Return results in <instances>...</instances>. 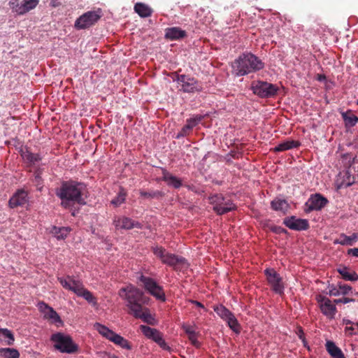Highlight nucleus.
I'll list each match as a JSON object with an SVG mask.
<instances>
[{"mask_svg": "<svg viewBox=\"0 0 358 358\" xmlns=\"http://www.w3.org/2000/svg\"><path fill=\"white\" fill-rule=\"evenodd\" d=\"M55 194L62 200L61 205L68 208L71 202L85 204L87 187L83 182L73 180L64 181L59 187L55 189Z\"/></svg>", "mask_w": 358, "mask_h": 358, "instance_id": "nucleus-2", "label": "nucleus"}, {"mask_svg": "<svg viewBox=\"0 0 358 358\" xmlns=\"http://www.w3.org/2000/svg\"><path fill=\"white\" fill-rule=\"evenodd\" d=\"M9 5L13 12L18 15H22V12L20 11V10H22V0H10Z\"/></svg>", "mask_w": 358, "mask_h": 358, "instance_id": "nucleus-42", "label": "nucleus"}, {"mask_svg": "<svg viewBox=\"0 0 358 358\" xmlns=\"http://www.w3.org/2000/svg\"><path fill=\"white\" fill-rule=\"evenodd\" d=\"M323 79H325V76H322V75H319L318 76V80H322Z\"/></svg>", "mask_w": 358, "mask_h": 358, "instance_id": "nucleus-58", "label": "nucleus"}, {"mask_svg": "<svg viewBox=\"0 0 358 358\" xmlns=\"http://www.w3.org/2000/svg\"><path fill=\"white\" fill-rule=\"evenodd\" d=\"M253 93L261 98H271L276 96L279 87L276 85L264 81H255L252 84Z\"/></svg>", "mask_w": 358, "mask_h": 358, "instance_id": "nucleus-10", "label": "nucleus"}, {"mask_svg": "<svg viewBox=\"0 0 358 358\" xmlns=\"http://www.w3.org/2000/svg\"><path fill=\"white\" fill-rule=\"evenodd\" d=\"M214 311L223 320H225L232 313L223 305H219L214 307Z\"/></svg>", "mask_w": 358, "mask_h": 358, "instance_id": "nucleus-38", "label": "nucleus"}, {"mask_svg": "<svg viewBox=\"0 0 358 358\" xmlns=\"http://www.w3.org/2000/svg\"><path fill=\"white\" fill-rule=\"evenodd\" d=\"M50 341L54 343V348L62 353L73 354L78 351V345L73 343L71 336L58 332L53 334Z\"/></svg>", "mask_w": 358, "mask_h": 358, "instance_id": "nucleus-6", "label": "nucleus"}, {"mask_svg": "<svg viewBox=\"0 0 358 358\" xmlns=\"http://www.w3.org/2000/svg\"><path fill=\"white\" fill-rule=\"evenodd\" d=\"M357 104L358 105V100L357 101Z\"/></svg>", "mask_w": 358, "mask_h": 358, "instance_id": "nucleus-61", "label": "nucleus"}, {"mask_svg": "<svg viewBox=\"0 0 358 358\" xmlns=\"http://www.w3.org/2000/svg\"><path fill=\"white\" fill-rule=\"evenodd\" d=\"M101 17V10L87 11L80 16L75 22V27L83 29L94 25Z\"/></svg>", "mask_w": 358, "mask_h": 358, "instance_id": "nucleus-11", "label": "nucleus"}, {"mask_svg": "<svg viewBox=\"0 0 358 358\" xmlns=\"http://www.w3.org/2000/svg\"><path fill=\"white\" fill-rule=\"evenodd\" d=\"M338 287H339L340 295L341 294L346 295L350 292L352 291V287H350V286H349L348 285H343L341 283H339L338 284Z\"/></svg>", "mask_w": 358, "mask_h": 358, "instance_id": "nucleus-45", "label": "nucleus"}, {"mask_svg": "<svg viewBox=\"0 0 358 358\" xmlns=\"http://www.w3.org/2000/svg\"><path fill=\"white\" fill-rule=\"evenodd\" d=\"M358 239V234L353 233L351 236H347L345 234H341L338 238L334 241V244H340L342 245H353Z\"/></svg>", "mask_w": 358, "mask_h": 358, "instance_id": "nucleus-22", "label": "nucleus"}, {"mask_svg": "<svg viewBox=\"0 0 358 358\" xmlns=\"http://www.w3.org/2000/svg\"><path fill=\"white\" fill-rule=\"evenodd\" d=\"M301 143L298 141L287 140L279 143L276 147L274 148L275 152H283L292 148H296L299 147Z\"/></svg>", "mask_w": 358, "mask_h": 358, "instance_id": "nucleus-24", "label": "nucleus"}, {"mask_svg": "<svg viewBox=\"0 0 358 358\" xmlns=\"http://www.w3.org/2000/svg\"><path fill=\"white\" fill-rule=\"evenodd\" d=\"M0 356L4 358H19L20 352L15 348H0Z\"/></svg>", "mask_w": 358, "mask_h": 358, "instance_id": "nucleus-35", "label": "nucleus"}, {"mask_svg": "<svg viewBox=\"0 0 358 358\" xmlns=\"http://www.w3.org/2000/svg\"><path fill=\"white\" fill-rule=\"evenodd\" d=\"M94 327L100 334H101L103 336L106 337L108 340H110L115 334L114 331L99 323H96L94 324Z\"/></svg>", "mask_w": 358, "mask_h": 358, "instance_id": "nucleus-36", "label": "nucleus"}, {"mask_svg": "<svg viewBox=\"0 0 358 358\" xmlns=\"http://www.w3.org/2000/svg\"><path fill=\"white\" fill-rule=\"evenodd\" d=\"M111 342L114 343L115 344L120 345L121 348L127 350H131V345L130 343L121 336L119 334H117L116 333L114 334V335L111 337V338L109 340Z\"/></svg>", "mask_w": 358, "mask_h": 358, "instance_id": "nucleus-30", "label": "nucleus"}, {"mask_svg": "<svg viewBox=\"0 0 358 358\" xmlns=\"http://www.w3.org/2000/svg\"><path fill=\"white\" fill-rule=\"evenodd\" d=\"M119 296L125 301L129 314L141 319L144 322L152 324L153 317L150 310L144 306L148 303L149 298L145 296L143 291L129 285L119 290Z\"/></svg>", "mask_w": 358, "mask_h": 358, "instance_id": "nucleus-1", "label": "nucleus"}, {"mask_svg": "<svg viewBox=\"0 0 358 358\" xmlns=\"http://www.w3.org/2000/svg\"><path fill=\"white\" fill-rule=\"evenodd\" d=\"M348 255L358 257V248H350L348 250Z\"/></svg>", "mask_w": 358, "mask_h": 358, "instance_id": "nucleus-54", "label": "nucleus"}, {"mask_svg": "<svg viewBox=\"0 0 358 358\" xmlns=\"http://www.w3.org/2000/svg\"><path fill=\"white\" fill-rule=\"evenodd\" d=\"M210 203L213 206V210L217 215H224L236 208L232 201L224 197L222 194H216L209 197Z\"/></svg>", "mask_w": 358, "mask_h": 358, "instance_id": "nucleus-7", "label": "nucleus"}, {"mask_svg": "<svg viewBox=\"0 0 358 358\" xmlns=\"http://www.w3.org/2000/svg\"><path fill=\"white\" fill-rule=\"evenodd\" d=\"M345 323L346 324H352V322H351L350 320H346V321H345Z\"/></svg>", "mask_w": 358, "mask_h": 358, "instance_id": "nucleus-60", "label": "nucleus"}, {"mask_svg": "<svg viewBox=\"0 0 358 358\" xmlns=\"http://www.w3.org/2000/svg\"><path fill=\"white\" fill-rule=\"evenodd\" d=\"M329 295V296H339L340 295V292H339V287L338 286V287H336L334 285H330L329 286V292H328Z\"/></svg>", "mask_w": 358, "mask_h": 358, "instance_id": "nucleus-47", "label": "nucleus"}, {"mask_svg": "<svg viewBox=\"0 0 358 358\" xmlns=\"http://www.w3.org/2000/svg\"><path fill=\"white\" fill-rule=\"evenodd\" d=\"M264 68V63L251 52H243L231 63V72L241 77L259 71Z\"/></svg>", "mask_w": 358, "mask_h": 358, "instance_id": "nucleus-3", "label": "nucleus"}, {"mask_svg": "<svg viewBox=\"0 0 358 358\" xmlns=\"http://www.w3.org/2000/svg\"><path fill=\"white\" fill-rule=\"evenodd\" d=\"M162 338H163L162 334L157 330L156 331V334H155V336H153L151 339L157 343Z\"/></svg>", "mask_w": 358, "mask_h": 358, "instance_id": "nucleus-52", "label": "nucleus"}, {"mask_svg": "<svg viewBox=\"0 0 358 358\" xmlns=\"http://www.w3.org/2000/svg\"><path fill=\"white\" fill-rule=\"evenodd\" d=\"M271 206L273 210L280 211L284 214L286 213L289 207V203L285 199L278 198L273 199L271 203Z\"/></svg>", "mask_w": 358, "mask_h": 358, "instance_id": "nucleus-26", "label": "nucleus"}, {"mask_svg": "<svg viewBox=\"0 0 358 358\" xmlns=\"http://www.w3.org/2000/svg\"><path fill=\"white\" fill-rule=\"evenodd\" d=\"M140 195L141 196L146 199H160L164 196V194L162 192L158 190L151 192L141 190Z\"/></svg>", "mask_w": 358, "mask_h": 358, "instance_id": "nucleus-39", "label": "nucleus"}, {"mask_svg": "<svg viewBox=\"0 0 358 358\" xmlns=\"http://www.w3.org/2000/svg\"><path fill=\"white\" fill-rule=\"evenodd\" d=\"M157 344L164 350L169 351L171 350V348L167 345L164 338L161 339Z\"/></svg>", "mask_w": 358, "mask_h": 358, "instance_id": "nucleus-51", "label": "nucleus"}, {"mask_svg": "<svg viewBox=\"0 0 358 358\" xmlns=\"http://www.w3.org/2000/svg\"><path fill=\"white\" fill-rule=\"evenodd\" d=\"M283 224L290 229L296 231L306 230L309 228V224L307 220L296 219L294 216L285 218Z\"/></svg>", "mask_w": 358, "mask_h": 358, "instance_id": "nucleus-16", "label": "nucleus"}, {"mask_svg": "<svg viewBox=\"0 0 358 358\" xmlns=\"http://www.w3.org/2000/svg\"><path fill=\"white\" fill-rule=\"evenodd\" d=\"M113 224L116 229L129 230L134 228H142V224L140 222L125 216L114 217Z\"/></svg>", "mask_w": 358, "mask_h": 358, "instance_id": "nucleus-15", "label": "nucleus"}, {"mask_svg": "<svg viewBox=\"0 0 358 358\" xmlns=\"http://www.w3.org/2000/svg\"><path fill=\"white\" fill-rule=\"evenodd\" d=\"M38 2L39 0H22V10H20L22 15H24L35 8L38 4Z\"/></svg>", "mask_w": 358, "mask_h": 358, "instance_id": "nucleus-34", "label": "nucleus"}, {"mask_svg": "<svg viewBox=\"0 0 358 358\" xmlns=\"http://www.w3.org/2000/svg\"><path fill=\"white\" fill-rule=\"evenodd\" d=\"M201 120V117L198 116L193 118H189L186 121V125L189 126V127L193 129Z\"/></svg>", "mask_w": 358, "mask_h": 358, "instance_id": "nucleus-43", "label": "nucleus"}, {"mask_svg": "<svg viewBox=\"0 0 358 358\" xmlns=\"http://www.w3.org/2000/svg\"><path fill=\"white\" fill-rule=\"evenodd\" d=\"M316 299H317V302L320 303V306L322 303H324V302H326V300H329L328 298H327L326 296H322V295H318V296H317Z\"/></svg>", "mask_w": 358, "mask_h": 358, "instance_id": "nucleus-55", "label": "nucleus"}, {"mask_svg": "<svg viewBox=\"0 0 358 358\" xmlns=\"http://www.w3.org/2000/svg\"><path fill=\"white\" fill-rule=\"evenodd\" d=\"M176 80L182 86V90L187 93L201 92L202 86L195 78L186 75H177Z\"/></svg>", "mask_w": 358, "mask_h": 358, "instance_id": "nucleus-12", "label": "nucleus"}, {"mask_svg": "<svg viewBox=\"0 0 358 358\" xmlns=\"http://www.w3.org/2000/svg\"><path fill=\"white\" fill-rule=\"evenodd\" d=\"M357 325L358 326V322L357 323Z\"/></svg>", "mask_w": 358, "mask_h": 358, "instance_id": "nucleus-62", "label": "nucleus"}, {"mask_svg": "<svg viewBox=\"0 0 358 358\" xmlns=\"http://www.w3.org/2000/svg\"><path fill=\"white\" fill-rule=\"evenodd\" d=\"M0 341L11 345L15 341L13 334L8 329L0 328Z\"/></svg>", "mask_w": 358, "mask_h": 358, "instance_id": "nucleus-29", "label": "nucleus"}, {"mask_svg": "<svg viewBox=\"0 0 358 358\" xmlns=\"http://www.w3.org/2000/svg\"><path fill=\"white\" fill-rule=\"evenodd\" d=\"M296 334L298 335L299 338L303 341L304 345H306V339L304 336V333L301 327L298 329V331H296Z\"/></svg>", "mask_w": 358, "mask_h": 358, "instance_id": "nucleus-53", "label": "nucleus"}, {"mask_svg": "<svg viewBox=\"0 0 358 358\" xmlns=\"http://www.w3.org/2000/svg\"><path fill=\"white\" fill-rule=\"evenodd\" d=\"M325 345L327 351L333 358H345L342 350L333 341H327Z\"/></svg>", "mask_w": 358, "mask_h": 358, "instance_id": "nucleus-25", "label": "nucleus"}, {"mask_svg": "<svg viewBox=\"0 0 358 358\" xmlns=\"http://www.w3.org/2000/svg\"><path fill=\"white\" fill-rule=\"evenodd\" d=\"M343 160L347 161L346 166H348V169L343 173L341 180H337V189L348 187L352 185L357 181L356 176L352 173L350 169V166L355 162V157H354L352 154L347 153L343 155Z\"/></svg>", "mask_w": 358, "mask_h": 358, "instance_id": "nucleus-8", "label": "nucleus"}, {"mask_svg": "<svg viewBox=\"0 0 358 358\" xmlns=\"http://www.w3.org/2000/svg\"><path fill=\"white\" fill-rule=\"evenodd\" d=\"M264 273L271 289L277 294H282L284 285L280 275L273 268H266Z\"/></svg>", "mask_w": 358, "mask_h": 358, "instance_id": "nucleus-13", "label": "nucleus"}, {"mask_svg": "<svg viewBox=\"0 0 358 358\" xmlns=\"http://www.w3.org/2000/svg\"><path fill=\"white\" fill-rule=\"evenodd\" d=\"M139 280L142 282L143 288L150 295L162 301H165L166 296L163 287L152 278L141 275Z\"/></svg>", "mask_w": 358, "mask_h": 358, "instance_id": "nucleus-9", "label": "nucleus"}, {"mask_svg": "<svg viewBox=\"0 0 358 358\" xmlns=\"http://www.w3.org/2000/svg\"><path fill=\"white\" fill-rule=\"evenodd\" d=\"M42 171L41 168L37 169L34 173V178L32 180L37 189L40 191L43 188Z\"/></svg>", "mask_w": 358, "mask_h": 358, "instance_id": "nucleus-40", "label": "nucleus"}, {"mask_svg": "<svg viewBox=\"0 0 358 358\" xmlns=\"http://www.w3.org/2000/svg\"><path fill=\"white\" fill-rule=\"evenodd\" d=\"M134 10L142 17H149L152 14V10L147 5L143 3H136L134 6Z\"/></svg>", "mask_w": 358, "mask_h": 358, "instance_id": "nucleus-31", "label": "nucleus"}, {"mask_svg": "<svg viewBox=\"0 0 358 358\" xmlns=\"http://www.w3.org/2000/svg\"><path fill=\"white\" fill-rule=\"evenodd\" d=\"M58 281L62 286L69 291L74 292L77 296L84 298L89 303L96 305V299L87 289L84 287L83 282L76 280L73 276L58 277Z\"/></svg>", "mask_w": 358, "mask_h": 358, "instance_id": "nucleus-4", "label": "nucleus"}, {"mask_svg": "<svg viewBox=\"0 0 358 358\" xmlns=\"http://www.w3.org/2000/svg\"><path fill=\"white\" fill-rule=\"evenodd\" d=\"M197 336H198V334L197 333H194L191 335H189L188 336V339L190 341L191 343L195 346L196 348H199L200 347V343L199 342V341L197 340Z\"/></svg>", "mask_w": 358, "mask_h": 358, "instance_id": "nucleus-46", "label": "nucleus"}, {"mask_svg": "<svg viewBox=\"0 0 358 358\" xmlns=\"http://www.w3.org/2000/svg\"><path fill=\"white\" fill-rule=\"evenodd\" d=\"M20 155L24 162L29 167L34 166L42 159V157L39 153H33L26 147L20 150Z\"/></svg>", "mask_w": 358, "mask_h": 358, "instance_id": "nucleus-17", "label": "nucleus"}, {"mask_svg": "<svg viewBox=\"0 0 358 358\" xmlns=\"http://www.w3.org/2000/svg\"><path fill=\"white\" fill-rule=\"evenodd\" d=\"M327 203V199L321 194H312L305 203V211L306 213H310L313 210H320Z\"/></svg>", "mask_w": 358, "mask_h": 358, "instance_id": "nucleus-14", "label": "nucleus"}, {"mask_svg": "<svg viewBox=\"0 0 358 358\" xmlns=\"http://www.w3.org/2000/svg\"><path fill=\"white\" fill-rule=\"evenodd\" d=\"M357 294H358V292H357Z\"/></svg>", "mask_w": 358, "mask_h": 358, "instance_id": "nucleus-63", "label": "nucleus"}, {"mask_svg": "<svg viewBox=\"0 0 358 358\" xmlns=\"http://www.w3.org/2000/svg\"><path fill=\"white\" fill-rule=\"evenodd\" d=\"M127 196V192L124 188L121 187L117 196H115L112 201L111 204L115 206H119L125 201Z\"/></svg>", "mask_w": 358, "mask_h": 358, "instance_id": "nucleus-37", "label": "nucleus"}, {"mask_svg": "<svg viewBox=\"0 0 358 358\" xmlns=\"http://www.w3.org/2000/svg\"><path fill=\"white\" fill-rule=\"evenodd\" d=\"M192 303L195 304L198 307L203 308H204L203 305L197 301H192Z\"/></svg>", "mask_w": 358, "mask_h": 358, "instance_id": "nucleus-57", "label": "nucleus"}, {"mask_svg": "<svg viewBox=\"0 0 358 358\" xmlns=\"http://www.w3.org/2000/svg\"><path fill=\"white\" fill-rule=\"evenodd\" d=\"M38 308L43 313L44 317L51 320L52 323H62V321L57 313L44 302L38 303Z\"/></svg>", "mask_w": 358, "mask_h": 358, "instance_id": "nucleus-18", "label": "nucleus"}, {"mask_svg": "<svg viewBox=\"0 0 358 358\" xmlns=\"http://www.w3.org/2000/svg\"><path fill=\"white\" fill-rule=\"evenodd\" d=\"M355 301V299H350V298H348V297H343V298H341V299H335L334 301V302L336 304H339V303H349V302H351V301Z\"/></svg>", "mask_w": 358, "mask_h": 358, "instance_id": "nucleus-49", "label": "nucleus"}, {"mask_svg": "<svg viewBox=\"0 0 358 358\" xmlns=\"http://www.w3.org/2000/svg\"><path fill=\"white\" fill-rule=\"evenodd\" d=\"M165 31V38L172 41L181 39L187 36L185 31L177 27L167 28Z\"/></svg>", "mask_w": 358, "mask_h": 358, "instance_id": "nucleus-21", "label": "nucleus"}, {"mask_svg": "<svg viewBox=\"0 0 358 358\" xmlns=\"http://www.w3.org/2000/svg\"><path fill=\"white\" fill-rule=\"evenodd\" d=\"M140 329L141 330V332L143 334V335L150 339H151L152 336H155V334H156V331H157L156 329H153L145 325H141Z\"/></svg>", "mask_w": 358, "mask_h": 358, "instance_id": "nucleus-41", "label": "nucleus"}, {"mask_svg": "<svg viewBox=\"0 0 358 358\" xmlns=\"http://www.w3.org/2000/svg\"><path fill=\"white\" fill-rule=\"evenodd\" d=\"M271 229L272 231H273L275 234H282V233L286 232V229H285L284 228H282L281 227H278V226L271 227Z\"/></svg>", "mask_w": 358, "mask_h": 358, "instance_id": "nucleus-50", "label": "nucleus"}, {"mask_svg": "<svg viewBox=\"0 0 358 358\" xmlns=\"http://www.w3.org/2000/svg\"><path fill=\"white\" fill-rule=\"evenodd\" d=\"M337 271L345 280L357 281L358 280V274L355 271H350L348 267L343 266L338 268Z\"/></svg>", "mask_w": 358, "mask_h": 358, "instance_id": "nucleus-27", "label": "nucleus"}, {"mask_svg": "<svg viewBox=\"0 0 358 358\" xmlns=\"http://www.w3.org/2000/svg\"><path fill=\"white\" fill-rule=\"evenodd\" d=\"M70 231L71 229L69 227H57L55 226L52 227L50 231L51 234L58 240L65 239Z\"/></svg>", "mask_w": 358, "mask_h": 358, "instance_id": "nucleus-28", "label": "nucleus"}, {"mask_svg": "<svg viewBox=\"0 0 358 358\" xmlns=\"http://www.w3.org/2000/svg\"><path fill=\"white\" fill-rule=\"evenodd\" d=\"M342 117L346 127H353L358 122V117L350 110L342 113Z\"/></svg>", "mask_w": 358, "mask_h": 358, "instance_id": "nucleus-32", "label": "nucleus"}, {"mask_svg": "<svg viewBox=\"0 0 358 358\" xmlns=\"http://www.w3.org/2000/svg\"><path fill=\"white\" fill-rule=\"evenodd\" d=\"M152 251L163 264L173 267L176 271L187 268L188 266L184 257L169 253L162 246L152 247Z\"/></svg>", "mask_w": 358, "mask_h": 358, "instance_id": "nucleus-5", "label": "nucleus"}, {"mask_svg": "<svg viewBox=\"0 0 358 358\" xmlns=\"http://www.w3.org/2000/svg\"><path fill=\"white\" fill-rule=\"evenodd\" d=\"M355 330V328L353 327H345V331H350V334H357L358 332H353V331Z\"/></svg>", "mask_w": 358, "mask_h": 358, "instance_id": "nucleus-56", "label": "nucleus"}, {"mask_svg": "<svg viewBox=\"0 0 358 358\" xmlns=\"http://www.w3.org/2000/svg\"><path fill=\"white\" fill-rule=\"evenodd\" d=\"M322 313L328 318L333 319L337 312L336 307L333 304L331 300H326V302L320 306Z\"/></svg>", "mask_w": 358, "mask_h": 358, "instance_id": "nucleus-23", "label": "nucleus"}, {"mask_svg": "<svg viewBox=\"0 0 358 358\" xmlns=\"http://www.w3.org/2000/svg\"><path fill=\"white\" fill-rule=\"evenodd\" d=\"M182 328L184 330V331L187 334V336L196 332L195 330L194 329V327L189 324H183Z\"/></svg>", "mask_w": 358, "mask_h": 358, "instance_id": "nucleus-48", "label": "nucleus"}, {"mask_svg": "<svg viewBox=\"0 0 358 358\" xmlns=\"http://www.w3.org/2000/svg\"><path fill=\"white\" fill-rule=\"evenodd\" d=\"M162 180L166 182L168 186L173 187L175 189L180 188L182 183V180L169 173L166 169H162Z\"/></svg>", "mask_w": 358, "mask_h": 358, "instance_id": "nucleus-20", "label": "nucleus"}, {"mask_svg": "<svg viewBox=\"0 0 358 358\" xmlns=\"http://www.w3.org/2000/svg\"><path fill=\"white\" fill-rule=\"evenodd\" d=\"M224 321L233 331L236 334H239L241 332V325L235 317L234 313H231V316H229Z\"/></svg>", "mask_w": 358, "mask_h": 358, "instance_id": "nucleus-33", "label": "nucleus"}, {"mask_svg": "<svg viewBox=\"0 0 358 358\" xmlns=\"http://www.w3.org/2000/svg\"><path fill=\"white\" fill-rule=\"evenodd\" d=\"M28 201V193L24 189L18 190L9 200V206L11 208L22 206Z\"/></svg>", "mask_w": 358, "mask_h": 358, "instance_id": "nucleus-19", "label": "nucleus"}, {"mask_svg": "<svg viewBox=\"0 0 358 358\" xmlns=\"http://www.w3.org/2000/svg\"><path fill=\"white\" fill-rule=\"evenodd\" d=\"M108 358H119L117 356L115 355H108Z\"/></svg>", "mask_w": 358, "mask_h": 358, "instance_id": "nucleus-59", "label": "nucleus"}, {"mask_svg": "<svg viewBox=\"0 0 358 358\" xmlns=\"http://www.w3.org/2000/svg\"><path fill=\"white\" fill-rule=\"evenodd\" d=\"M192 129L189 127L187 125H184L183 127L181 129L180 131L178 133L176 138H180L182 137H185L188 136L190 132L192 131Z\"/></svg>", "mask_w": 358, "mask_h": 358, "instance_id": "nucleus-44", "label": "nucleus"}]
</instances>
